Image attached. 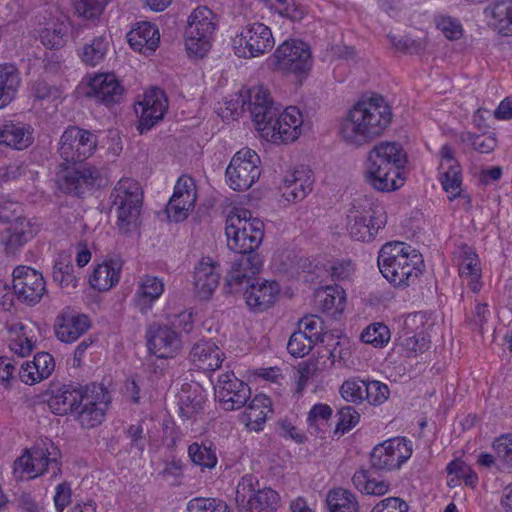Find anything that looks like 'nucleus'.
<instances>
[{
    "label": "nucleus",
    "instance_id": "obj_1",
    "mask_svg": "<svg viewBox=\"0 0 512 512\" xmlns=\"http://www.w3.org/2000/svg\"><path fill=\"white\" fill-rule=\"evenodd\" d=\"M248 109L253 122L262 137L272 142H293L301 133L302 116L295 106L281 111L282 106L276 104L263 87L249 90Z\"/></svg>",
    "mask_w": 512,
    "mask_h": 512
},
{
    "label": "nucleus",
    "instance_id": "obj_2",
    "mask_svg": "<svg viewBox=\"0 0 512 512\" xmlns=\"http://www.w3.org/2000/svg\"><path fill=\"white\" fill-rule=\"evenodd\" d=\"M391 120V108L384 98L370 97L349 110L341 123L340 133L346 143L359 147L382 135Z\"/></svg>",
    "mask_w": 512,
    "mask_h": 512
},
{
    "label": "nucleus",
    "instance_id": "obj_3",
    "mask_svg": "<svg viewBox=\"0 0 512 512\" xmlns=\"http://www.w3.org/2000/svg\"><path fill=\"white\" fill-rule=\"evenodd\" d=\"M406 162V153L399 143L380 142L367 154L365 180L381 192L396 190L404 183L401 175Z\"/></svg>",
    "mask_w": 512,
    "mask_h": 512
},
{
    "label": "nucleus",
    "instance_id": "obj_4",
    "mask_svg": "<svg viewBox=\"0 0 512 512\" xmlns=\"http://www.w3.org/2000/svg\"><path fill=\"white\" fill-rule=\"evenodd\" d=\"M382 275L395 287H407L422 274L423 259L417 250L404 242H388L378 254Z\"/></svg>",
    "mask_w": 512,
    "mask_h": 512
},
{
    "label": "nucleus",
    "instance_id": "obj_5",
    "mask_svg": "<svg viewBox=\"0 0 512 512\" xmlns=\"http://www.w3.org/2000/svg\"><path fill=\"white\" fill-rule=\"evenodd\" d=\"M347 230L357 241H370L385 226L386 215L382 205L372 197L359 196L353 200L347 214Z\"/></svg>",
    "mask_w": 512,
    "mask_h": 512
},
{
    "label": "nucleus",
    "instance_id": "obj_6",
    "mask_svg": "<svg viewBox=\"0 0 512 512\" xmlns=\"http://www.w3.org/2000/svg\"><path fill=\"white\" fill-rule=\"evenodd\" d=\"M227 246L234 252L255 251L264 237V223L246 209H235L226 219Z\"/></svg>",
    "mask_w": 512,
    "mask_h": 512
},
{
    "label": "nucleus",
    "instance_id": "obj_7",
    "mask_svg": "<svg viewBox=\"0 0 512 512\" xmlns=\"http://www.w3.org/2000/svg\"><path fill=\"white\" fill-rule=\"evenodd\" d=\"M111 197L117 210V224L121 232L128 233L137 226L143 201L140 184L131 178L121 179Z\"/></svg>",
    "mask_w": 512,
    "mask_h": 512
},
{
    "label": "nucleus",
    "instance_id": "obj_8",
    "mask_svg": "<svg viewBox=\"0 0 512 512\" xmlns=\"http://www.w3.org/2000/svg\"><path fill=\"white\" fill-rule=\"evenodd\" d=\"M268 64L273 70L282 73L305 75L312 66L310 47L300 40H286L268 58Z\"/></svg>",
    "mask_w": 512,
    "mask_h": 512
},
{
    "label": "nucleus",
    "instance_id": "obj_9",
    "mask_svg": "<svg viewBox=\"0 0 512 512\" xmlns=\"http://www.w3.org/2000/svg\"><path fill=\"white\" fill-rule=\"evenodd\" d=\"M98 138L89 130L68 126L60 137L58 153L67 164L83 162L93 155Z\"/></svg>",
    "mask_w": 512,
    "mask_h": 512
},
{
    "label": "nucleus",
    "instance_id": "obj_10",
    "mask_svg": "<svg viewBox=\"0 0 512 512\" xmlns=\"http://www.w3.org/2000/svg\"><path fill=\"white\" fill-rule=\"evenodd\" d=\"M233 50L240 58H254L270 51L274 46L271 29L260 22L246 25L232 39Z\"/></svg>",
    "mask_w": 512,
    "mask_h": 512
},
{
    "label": "nucleus",
    "instance_id": "obj_11",
    "mask_svg": "<svg viewBox=\"0 0 512 512\" xmlns=\"http://www.w3.org/2000/svg\"><path fill=\"white\" fill-rule=\"evenodd\" d=\"M260 157L250 149L243 148L231 159L226 169L227 182L235 191L249 189L260 177Z\"/></svg>",
    "mask_w": 512,
    "mask_h": 512
},
{
    "label": "nucleus",
    "instance_id": "obj_12",
    "mask_svg": "<svg viewBox=\"0 0 512 512\" xmlns=\"http://www.w3.org/2000/svg\"><path fill=\"white\" fill-rule=\"evenodd\" d=\"M235 500L238 507L249 512H276L280 501L278 493L271 488L256 490L250 475L238 483Z\"/></svg>",
    "mask_w": 512,
    "mask_h": 512
},
{
    "label": "nucleus",
    "instance_id": "obj_13",
    "mask_svg": "<svg viewBox=\"0 0 512 512\" xmlns=\"http://www.w3.org/2000/svg\"><path fill=\"white\" fill-rule=\"evenodd\" d=\"M237 253L240 255L233 261L223 287L225 293L229 294L242 292L246 285L256 279L263 266L261 256L255 251Z\"/></svg>",
    "mask_w": 512,
    "mask_h": 512
},
{
    "label": "nucleus",
    "instance_id": "obj_14",
    "mask_svg": "<svg viewBox=\"0 0 512 512\" xmlns=\"http://www.w3.org/2000/svg\"><path fill=\"white\" fill-rule=\"evenodd\" d=\"M110 396L102 385L86 386V393L75 411V417L85 429H91L102 423Z\"/></svg>",
    "mask_w": 512,
    "mask_h": 512
},
{
    "label": "nucleus",
    "instance_id": "obj_15",
    "mask_svg": "<svg viewBox=\"0 0 512 512\" xmlns=\"http://www.w3.org/2000/svg\"><path fill=\"white\" fill-rule=\"evenodd\" d=\"M411 454L410 441L396 437L375 446L370 454V462L376 470H393L400 468Z\"/></svg>",
    "mask_w": 512,
    "mask_h": 512
},
{
    "label": "nucleus",
    "instance_id": "obj_16",
    "mask_svg": "<svg viewBox=\"0 0 512 512\" xmlns=\"http://www.w3.org/2000/svg\"><path fill=\"white\" fill-rule=\"evenodd\" d=\"M13 291L19 301L34 305L47 292L46 282L37 270L28 266H18L13 271Z\"/></svg>",
    "mask_w": 512,
    "mask_h": 512
},
{
    "label": "nucleus",
    "instance_id": "obj_17",
    "mask_svg": "<svg viewBox=\"0 0 512 512\" xmlns=\"http://www.w3.org/2000/svg\"><path fill=\"white\" fill-rule=\"evenodd\" d=\"M214 390L216 399L226 411L243 407L251 396L249 385L238 379L233 372L220 375Z\"/></svg>",
    "mask_w": 512,
    "mask_h": 512
},
{
    "label": "nucleus",
    "instance_id": "obj_18",
    "mask_svg": "<svg viewBox=\"0 0 512 512\" xmlns=\"http://www.w3.org/2000/svg\"><path fill=\"white\" fill-rule=\"evenodd\" d=\"M51 452L40 447L27 451L14 462V473L22 478H35L45 472L57 476L60 473V464L56 457L50 458Z\"/></svg>",
    "mask_w": 512,
    "mask_h": 512
},
{
    "label": "nucleus",
    "instance_id": "obj_19",
    "mask_svg": "<svg viewBox=\"0 0 512 512\" xmlns=\"http://www.w3.org/2000/svg\"><path fill=\"white\" fill-rule=\"evenodd\" d=\"M102 173L95 166L85 165L79 168H66L58 175L59 188L68 194L81 196L95 186H101Z\"/></svg>",
    "mask_w": 512,
    "mask_h": 512
},
{
    "label": "nucleus",
    "instance_id": "obj_20",
    "mask_svg": "<svg viewBox=\"0 0 512 512\" xmlns=\"http://www.w3.org/2000/svg\"><path fill=\"white\" fill-rule=\"evenodd\" d=\"M146 340L148 351L157 358H173L182 348L179 334L168 325H151L147 329Z\"/></svg>",
    "mask_w": 512,
    "mask_h": 512
},
{
    "label": "nucleus",
    "instance_id": "obj_21",
    "mask_svg": "<svg viewBox=\"0 0 512 512\" xmlns=\"http://www.w3.org/2000/svg\"><path fill=\"white\" fill-rule=\"evenodd\" d=\"M196 198L193 179L181 176L176 182L174 193L166 207L168 218L175 222L185 220L188 212L194 208Z\"/></svg>",
    "mask_w": 512,
    "mask_h": 512
},
{
    "label": "nucleus",
    "instance_id": "obj_22",
    "mask_svg": "<svg viewBox=\"0 0 512 512\" xmlns=\"http://www.w3.org/2000/svg\"><path fill=\"white\" fill-rule=\"evenodd\" d=\"M39 231L38 224L26 217H16L7 228L0 232V244L6 254H15Z\"/></svg>",
    "mask_w": 512,
    "mask_h": 512
},
{
    "label": "nucleus",
    "instance_id": "obj_23",
    "mask_svg": "<svg viewBox=\"0 0 512 512\" xmlns=\"http://www.w3.org/2000/svg\"><path fill=\"white\" fill-rule=\"evenodd\" d=\"M440 182L443 189L450 195V200L460 196L462 185V168L455 158V151L446 144L439 151Z\"/></svg>",
    "mask_w": 512,
    "mask_h": 512
},
{
    "label": "nucleus",
    "instance_id": "obj_24",
    "mask_svg": "<svg viewBox=\"0 0 512 512\" xmlns=\"http://www.w3.org/2000/svg\"><path fill=\"white\" fill-rule=\"evenodd\" d=\"M248 307L254 312H263L273 306L278 299L280 286L276 281L254 279L243 289Z\"/></svg>",
    "mask_w": 512,
    "mask_h": 512
},
{
    "label": "nucleus",
    "instance_id": "obj_25",
    "mask_svg": "<svg viewBox=\"0 0 512 512\" xmlns=\"http://www.w3.org/2000/svg\"><path fill=\"white\" fill-rule=\"evenodd\" d=\"M220 265L210 257L202 258L194 268L193 285L200 300H209L219 285Z\"/></svg>",
    "mask_w": 512,
    "mask_h": 512
},
{
    "label": "nucleus",
    "instance_id": "obj_26",
    "mask_svg": "<svg viewBox=\"0 0 512 512\" xmlns=\"http://www.w3.org/2000/svg\"><path fill=\"white\" fill-rule=\"evenodd\" d=\"M139 105L142 110L138 130L143 134L163 118L168 108V102L162 89L153 88L144 95V99Z\"/></svg>",
    "mask_w": 512,
    "mask_h": 512
},
{
    "label": "nucleus",
    "instance_id": "obj_27",
    "mask_svg": "<svg viewBox=\"0 0 512 512\" xmlns=\"http://www.w3.org/2000/svg\"><path fill=\"white\" fill-rule=\"evenodd\" d=\"M313 183L312 171L306 166H300L285 176L281 187L282 196L288 202L302 201L312 191Z\"/></svg>",
    "mask_w": 512,
    "mask_h": 512
},
{
    "label": "nucleus",
    "instance_id": "obj_28",
    "mask_svg": "<svg viewBox=\"0 0 512 512\" xmlns=\"http://www.w3.org/2000/svg\"><path fill=\"white\" fill-rule=\"evenodd\" d=\"M123 93L124 88L114 74H98L89 83L88 95L106 106L120 103Z\"/></svg>",
    "mask_w": 512,
    "mask_h": 512
},
{
    "label": "nucleus",
    "instance_id": "obj_29",
    "mask_svg": "<svg viewBox=\"0 0 512 512\" xmlns=\"http://www.w3.org/2000/svg\"><path fill=\"white\" fill-rule=\"evenodd\" d=\"M85 393L86 386L63 385L52 392L47 403L50 410L56 415L75 413L79 409V404H81Z\"/></svg>",
    "mask_w": 512,
    "mask_h": 512
},
{
    "label": "nucleus",
    "instance_id": "obj_30",
    "mask_svg": "<svg viewBox=\"0 0 512 512\" xmlns=\"http://www.w3.org/2000/svg\"><path fill=\"white\" fill-rule=\"evenodd\" d=\"M90 327L89 318L86 315H61L56 319V337L64 343H72L86 333Z\"/></svg>",
    "mask_w": 512,
    "mask_h": 512
},
{
    "label": "nucleus",
    "instance_id": "obj_31",
    "mask_svg": "<svg viewBox=\"0 0 512 512\" xmlns=\"http://www.w3.org/2000/svg\"><path fill=\"white\" fill-rule=\"evenodd\" d=\"M127 39L132 49L150 55L159 45L160 34L155 25L142 22L127 34Z\"/></svg>",
    "mask_w": 512,
    "mask_h": 512
},
{
    "label": "nucleus",
    "instance_id": "obj_32",
    "mask_svg": "<svg viewBox=\"0 0 512 512\" xmlns=\"http://www.w3.org/2000/svg\"><path fill=\"white\" fill-rule=\"evenodd\" d=\"M33 129L23 123L7 122L0 125V144L24 150L33 143Z\"/></svg>",
    "mask_w": 512,
    "mask_h": 512
},
{
    "label": "nucleus",
    "instance_id": "obj_33",
    "mask_svg": "<svg viewBox=\"0 0 512 512\" xmlns=\"http://www.w3.org/2000/svg\"><path fill=\"white\" fill-rule=\"evenodd\" d=\"M121 269L120 259L106 260L95 267L89 277V283L98 291H108L119 282Z\"/></svg>",
    "mask_w": 512,
    "mask_h": 512
},
{
    "label": "nucleus",
    "instance_id": "obj_34",
    "mask_svg": "<svg viewBox=\"0 0 512 512\" xmlns=\"http://www.w3.org/2000/svg\"><path fill=\"white\" fill-rule=\"evenodd\" d=\"M222 355L220 349L208 341L195 343L190 351V359L198 369L203 371L218 369L223 361Z\"/></svg>",
    "mask_w": 512,
    "mask_h": 512
},
{
    "label": "nucleus",
    "instance_id": "obj_35",
    "mask_svg": "<svg viewBox=\"0 0 512 512\" xmlns=\"http://www.w3.org/2000/svg\"><path fill=\"white\" fill-rule=\"evenodd\" d=\"M271 401L264 395H257L246 407L241 415L243 423L250 431H261L267 419L268 413H271Z\"/></svg>",
    "mask_w": 512,
    "mask_h": 512
},
{
    "label": "nucleus",
    "instance_id": "obj_36",
    "mask_svg": "<svg viewBox=\"0 0 512 512\" xmlns=\"http://www.w3.org/2000/svg\"><path fill=\"white\" fill-rule=\"evenodd\" d=\"M163 291L164 283L160 278L151 275L141 277L135 295V304L140 312L147 313Z\"/></svg>",
    "mask_w": 512,
    "mask_h": 512
},
{
    "label": "nucleus",
    "instance_id": "obj_37",
    "mask_svg": "<svg viewBox=\"0 0 512 512\" xmlns=\"http://www.w3.org/2000/svg\"><path fill=\"white\" fill-rule=\"evenodd\" d=\"M460 257V276L467 281L471 291L474 293L480 291L482 284L480 282L481 268L478 255L469 246L464 245L461 247Z\"/></svg>",
    "mask_w": 512,
    "mask_h": 512
},
{
    "label": "nucleus",
    "instance_id": "obj_38",
    "mask_svg": "<svg viewBox=\"0 0 512 512\" xmlns=\"http://www.w3.org/2000/svg\"><path fill=\"white\" fill-rule=\"evenodd\" d=\"M217 27L216 15L206 6H199L193 10L188 18L186 31L192 32L196 36H205L213 39Z\"/></svg>",
    "mask_w": 512,
    "mask_h": 512
},
{
    "label": "nucleus",
    "instance_id": "obj_39",
    "mask_svg": "<svg viewBox=\"0 0 512 512\" xmlns=\"http://www.w3.org/2000/svg\"><path fill=\"white\" fill-rule=\"evenodd\" d=\"M20 83V73L14 65H0V109L5 108L14 100Z\"/></svg>",
    "mask_w": 512,
    "mask_h": 512
},
{
    "label": "nucleus",
    "instance_id": "obj_40",
    "mask_svg": "<svg viewBox=\"0 0 512 512\" xmlns=\"http://www.w3.org/2000/svg\"><path fill=\"white\" fill-rule=\"evenodd\" d=\"M52 277L54 282L68 291L73 290L77 286V277L74 273L71 255L61 252L55 259L52 268Z\"/></svg>",
    "mask_w": 512,
    "mask_h": 512
},
{
    "label": "nucleus",
    "instance_id": "obj_41",
    "mask_svg": "<svg viewBox=\"0 0 512 512\" xmlns=\"http://www.w3.org/2000/svg\"><path fill=\"white\" fill-rule=\"evenodd\" d=\"M489 24L503 36H512V0L495 2L490 9Z\"/></svg>",
    "mask_w": 512,
    "mask_h": 512
},
{
    "label": "nucleus",
    "instance_id": "obj_42",
    "mask_svg": "<svg viewBox=\"0 0 512 512\" xmlns=\"http://www.w3.org/2000/svg\"><path fill=\"white\" fill-rule=\"evenodd\" d=\"M326 503L330 512H359L356 496L347 489L330 490L326 497Z\"/></svg>",
    "mask_w": 512,
    "mask_h": 512
},
{
    "label": "nucleus",
    "instance_id": "obj_43",
    "mask_svg": "<svg viewBox=\"0 0 512 512\" xmlns=\"http://www.w3.org/2000/svg\"><path fill=\"white\" fill-rule=\"evenodd\" d=\"M188 456L193 464L202 469H213L218 462L216 447L211 442H193L188 447Z\"/></svg>",
    "mask_w": 512,
    "mask_h": 512
},
{
    "label": "nucleus",
    "instance_id": "obj_44",
    "mask_svg": "<svg viewBox=\"0 0 512 512\" xmlns=\"http://www.w3.org/2000/svg\"><path fill=\"white\" fill-rule=\"evenodd\" d=\"M204 403V396L197 389L182 388L178 402L180 415L185 419H191L203 410Z\"/></svg>",
    "mask_w": 512,
    "mask_h": 512
},
{
    "label": "nucleus",
    "instance_id": "obj_45",
    "mask_svg": "<svg viewBox=\"0 0 512 512\" xmlns=\"http://www.w3.org/2000/svg\"><path fill=\"white\" fill-rule=\"evenodd\" d=\"M109 42L104 36L94 38L91 43L84 45L81 53L82 61L90 66L99 64L106 55Z\"/></svg>",
    "mask_w": 512,
    "mask_h": 512
},
{
    "label": "nucleus",
    "instance_id": "obj_46",
    "mask_svg": "<svg viewBox=\"0 0 512 512\" xmlns=\"http://www.w3.org/2000/svg\"><path fill=\"white\" fill-rule=\"evenodd\" d=\"M67 27L63 23H54L40 33L41 43L49 49H59L66 43Z\"/></svg>",
    "mask_w": 512,
    "mask_h": 512
},
{
    "label": "nucleus",
    "instance_id": "obj_47",
    "mask_svg": "<svg viewBox=\"0 0 512 512\" xmlns=\"http://www.w3.org/2000/svg\"><path fill=\"white\" fill-rule=\"evenodd\" d=\"M399 341L400 345L407 352L408 357L427 350L430 342V340L423 332L412 333L410 331H405L399 337Z\"/></svg>",
    "mask_w": 512,
    "mask_h": 512
},
{
    "label": "nucleus",
    "instance_id": "obj_48",
    "mask_svg": "<svg viewBox=\"0 0 512 512\" xmlns=\"http://www.w3.org/2000/svg\"><path fill=\"white\" fill-rule=\"evenodd\" d=\"M213 39L196 36L185 30V47L190 57L203 58L210 51Z\"/></svg>",
    "mask_w": 512,
    "mask_h": 512
},
{
    "label": "nucleus",
    "instance_id": "obj_49",
    "mask_svg": "<svg viewBox=\"0 0 512 512\" xmlns=\"http://www.w3.org/2000/svg\"><path fill=\"white\" fill-rule=\"evenodd\" d=\"M389 339L390 330L383 323H373L361 333V340L374 347H382Z\"/></svg>",
    "mask_w": 512,
    "mask_h": 512
},
{
    "label": "nucleus",
    "instance_id": "obj_50",
    "mask_svg": "<svg viewBox=\"0 0 512 512\" xmlns=\"http://www.w3.org/2000/svg\"><path fill=\"white\" fill-rule=\"evenodd\" d=\"M315 344L316 342L311 339V336H307L305 333H302V330H298L290 336L287 350L294 357H304L312 350Z\"/></svg>",
    "mask_w": 512,
    "mask_h": 512
},
{
    "label": "nucleus",
    "instance_id": "obj_51",
    "mask_svg": "<svg viewBox=\"0 0 512 512\" xmlns=\"http://www.w3.org/2000/svg\"><path fill=\"white\" fill-rule=\"evenodd\" d=\"M107 3V0H73L75 12L79 17L87 20L98 18Z\"/></svg>",
    "mask_w": 512,
    "mask_h": 512
},
{
    "label": "nucleus",
    "instance_id": "obj_52",
    "mask_svg": "<svg viewBox=\"0 0 512 512\" xmlns=\"http://www.w3.org/2000/svg\"><path fill=\"white\" fill-rule=\"evenodd\" d=\"M364 400L371 405H381L388 400L390 390L388 386L380 381H365Z\"/></svg>",
    "mask_w": 512,
    "mask_h": 512
},
{
    "label": "nucleus",
    "instance_id": "obj_53",
    "mask_svg": "<svg viewBox=\"0 0 512 512\" xmlns=\"http://www.w3.org/2000/svg\"><path fill=\"white\" fill-rule=\"evenodd\" d=\"M497 459L503 468L512 470V434L501 435L493 442Z\"/></svg>",
    "mask_w": 512,
    "mask_h": 512
},
{
    "label": "nucleus",
    "instance_id": "obj_54",
    "mask_svg": "<svg viewBox=\"0 0 512 512\" xmlns=\"http://www.w3.org/2000/svg\"><path fill=\"white\" fill-rule=\"evenodd\" d=\"M365 380L358 378L349 379L343 382L340 393L344 400L351 403H362L364 401Z\"/></svg>",
    "mask_w": 512,
    "mask_h": 512
},
{
    "label": "nucleus",
    "instance_id": "obj_55",
    "mask_svg": "<svg viewBox=\"0 0 512 512\" xmlns=\"http://www.w3.org/2000/svg\"><path fill=\"white\" fill-rule=\"evenodd\" d=\"M325 311L342 312L345 308V296L343 291L337 288L327 287L324 292L318 294Z\"/></svg>",
    "mask_w": 512,
    "mask_h": 512
},
{
    "label": "nucleus",
    "instance_id": "obj_56",
    "mask_svg": "<svg viewBox=\"0 0 512 512\" xmlns=\"http://www.w3.org/2000/svg\"><path fill=\"white\" fill-rule=\"evenodd\" d=\"M338 423L334 431L335 434L344 435L351 430L360 420V414L352 406L341 407L337 413Z\"/></svg>",
    "mask_w": 512,
    "mask_h": 512
},
{
    "label": "nucleus",
    "instance_id": "obj_57",
    "mask_svg": "<svg viewBox=\"0 0 512 512\" xmlns=\"http://www.w3.org/2000/svg\"><path fill=\"white\" fill-rule=\"evenodd\" d=\"M299 330L311 336L316 343L323 341V321L317 316H305L299 321Z\"/></svg>",
    "mask_w": 512,
    "mask_h": 512
},
{
    "label": "nucleus",
    "instance_id": "obj_58",
    "mask_svg": "<svg viewBox=\"0 0 512 512\" xmlns=\"http://www.w3.org/2000/svg\"><path fill=\"white\" fill-rule=\"evenodd\" d=\"M32 369L38 371V375L42 380L47 379L54 370L55 363L53 357L47 352H40L34 356L32 361Z\"/></svg>",
    "mask_w": 512,
    "mask_h": 512
},
{
    "label": "nucleus",
    "instance_id": "obj_59",
    "mask_svg": "<svg viewBox=\"0 0 512 512\" xmlns=\"http://www.w3.org/2000/svg\"><path fill=\"white\" fill-rule=\"evenodd\" d=\"M332 415V409L327 404H315L308 413L307 422L309 427L318 430L320 423H326Z\"/></svg>",
    "mask_w": 512,
    "mask_h": 512
},
{
    "label": "nucleus",
    "instance_id": "obj_60",
    "mask_svg": "<svg viewBox=\"0 0 512 512\" xmlns=\"http://www.w3.org/2000/svg\"><path fill=\"white\" fill-rule=\"evenodd\" d=\"M14 327L19 329L22 334L18 338L12 340L10 345L11 350L19 356L25 357L33 350L34 342L26 336L24 332L26 327L22 323H17Z\"/></svg>",
    "mask_w": 512,
    "mask_h": 512
},
{
    "label": "nucleus",
    "instance_id": "obj_61",
    "mask_svg": "<svg viewBox=\"0 0 512 512\" xmlns=\"http://www.w3.org/2000/svg\"><path fill=\"white\" fill-rule=\"evenodd\" d=\"M32 95L39 100L56 99L59 97V90L57 87L49 85L44 80H37L32 85Z\"/></svg>",
    "mask_w": 512,
    "mask_h": 512
},
{
    "label": "nucleus",
    "instance_id": "obj_62",
    "mask_svg": "<svg viewBox=\"0 0 512 512\" xmlns=\"http://www.w3.org/2000/svg\"><path fill=\"white\" fill-rule=\"evenodd\" d=\"M371 512H408V505L398 497H389L376 504Z\"/></svg>",
    "mask_w": 512,
    "mask_h": 512
},
{
    "label": "nucleus",
    "instance_id": "obj_63",
    "mask_svg": "<svg viewBox=\"0 0 512 512\" xmlns=\"http://www.w3.org/2000/svg\"><path fill=\"white\" fill-rule=\"evenodd\" d=\"M16 367L14 361L6 356L0 357V384L5 388H9L15 381L14 373Z\"/></svg>",
    "mask_w": 512,
    "mask_h": 512
},
{
    "label": "nucleus",
    "instance_id": "obj_64",
    "mask_svg": "<svg viewBox=\"0 0 512 512\" xmlns=\"http://www.w3.org/2000/svg\"><path fill=\"white\" fill-rule=\"evenodd\" d=\"M468 140L473 148L480 153H489L493 151L497 145L496 138L492 135H472L468 134Z\"/></svg>",
    "mask_w": 512,
    "mask_h": 512
}]
</instances>
